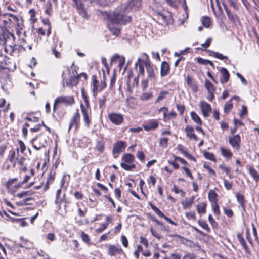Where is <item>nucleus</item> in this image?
I'll list each match as a JSON object with an SVG mask.
<instances>
[{
  "mask_svg": "<svg viewBox=\"0 0 259 259\" xmlns=\"http://www.w3.org/2000/svg\"><path fill=\"white\" fill-rule=\"evenodd\" d=\"M129 12L130 9L126 5L122 4L108 16V20L116 25L125 24L131 20V17L126 15Z\"/></svg>",
  "mask_w": 259,
  "mask_h": 259,
  "instance_id": "1",
  "label": "nucleus"
},
{
  "mask_svg": "<svg viewBox=\"0 0 259 259\" xmlns=\"http://www.w3.org/2000/svg\"><path fill=\"white\" fill-rule=\"evenodd\" d=\"M135 159V156L131 154H123L122 157L123 162L121 163V167L125 170H132L136 167L135 164L133 163Z\"/></svg>",
  "mask_w": 259,
  "mask_h": 259,
  "instance_id": "2",
  "label": "nucleus"
},
{
  "mask_svg": "<svg viewBox=\"0 0 259 259\" xmlns=\"http://www.w3.org/2000/svg\"><path fill=\"white\" fill-rule=\"evenodd\" d=\"M31 143L33 148L38 150L45 147V145L47 143V139L45 137H36L31 140Z\"/></svg>",
  "mask_w": 259,
  "mask_h": 259,
  "instance_id": "3",
  "label": "nucleus"
},
{
  "mask_svg": "<svg viewBox=\"0 0 259 259\" xmlns=\"http://www.w3.org/2000/svg\"><path fill=\"white\" fill-rule=\"evenodd\" d=\"M14 35L11 33H9L8 35L7 36V38L4 37L5 44V51L10 54L14 51L15 45L14 43L10 44L9 41L11 40V39L14 41Z\"/></svg>",
  "mask_w": 259,
  "mask_h": 259,
  "instance_id": "4",
  "label": "nucleus"
},
{
  "mask_svg": "<svg viewBox=\"0 0 259 259\" xmlns=\"http://www.w3.org/2000/svg\"><path fill=\"white\" fill-rule=\"evenodd\" d=\"M143 55L146 57V61H144L143 62L146 67V71L148 73V77L151 79H154L155 78V74L153 66L150 64L149 57L147 54L144 53Z\"/></svg>",
  "mask_w": 259,
  "mask_h": 259,
  "instance_id": "5",
  "label": "nucleus"
},
{
  "mask_svg": "<svg viewBox=\"0 0 259 259\" xmlns=\"http://www.w3.org/2000/svg\"><path fill=\"white\" fill-rule=\"evenodd\" d=\"M4 16L6 17V19L3 20L4 27H10L11 24H15L18 22V17L10 13H5Z\"/></svg>",
  "mask_w": 259,
  "mask_h": 259,
  "instance_id": "6",
  "label": "nucleus"
},
{
  "mask_svg": "<svg viewBox=\"0 0 259 259\" xmlns=\"http://www.w3.org/2000/svg\"><path fill=\"white\" fill-rule=\"evenodd\" d=\"M108 117L112 123L116 125H120L123 121V117L121 114L111 113L108 114Z\"/></svg>",
  "mask_w": 259,
  "mask_h": 259,
  "instance_id": "7",
  "label": "nucleus"
},
{
  "mask_svg": "<svg viewBox=\"0 0 259 259\" xmlns=\"http://www.w3.org/2000/svg\"><path fill=\"white\" fill-rule=\"evenodd\" d=\"M56 103L72 105L74 103V99L72 96H61L56 99Z\"/></svg>",
  "mask_w": 259,
  "mask_h": 259,
  "instance_id": "8",
  "label": "nucleus"
},
{
  "mask_svg": "<svg viewBox=\"0 0 259 259\" xmlns=\"http://www.w3.org/2000/svg\"><path fill=\"white\" fill-rule=\"evenodd\" d=\"M126 147L125 142L122 141H117L114 145L112 153L114 155L118 154L124 151Z\"/></svg>",
  "mask_w": 259,
  "mask_h": 259,
  "instance_id": "9",
  "label": "nucleus"
},
{
  "mask_svg": "<svg viewBox=\"0 0 259 259\" xmlns=\"http://www.w3.org/2000/svg\"><path fill=\"white\" fill-rule=\"evenodd\" d=\"M80 108L85 125L87 127H89L90 123V115L91 114V110L88 106L85 107L82 104H81Z\"/></svg>",
  "mask_w": 259,
  "mask_h": 259,
  "instance_id": "10",
  "label": "nucleus"
},
{
  "mask_svg": "<svg viewBox=\"0 0 259 259\" xmlns=\"http://www.w3.org/2000/svg\"><path fill=\"white\" fill-rule=\"evenodd\" d=\"M229 142L234 149L236 150L240 149L241 138L238 134L234 135L232 137H229Z\"/></svg>",
  "mask_w": 259,
  "mask_h": 259,
  "instance_id": "11",
  "label": "nucleus"
},
{
  "mask_svg": "<svg viewBox=\"0 0 259 259\" xmlns=\"http://www.w3.org/2000/svg\"><path fill=\"white\" fill-rule=\"evenodd\" d=\"M0 68L3 69L13 70L15 65L9 58L5 57L0 63Z\"/></svg>",
  "mask_w": 259,
  "mask_h": 259,
  "instance_id": "12",
  "label": "nucleus"
},
{
  "mask_svg": "<svg viewBox=\"0 0 259 259\" xmlns=\"http://www.w3.org/2000/svg\"><path fill=\"white\" fill-rule=\"evenodd\" d=\"M79 120L80 114L79 110L77 109L70 122L68 131H69L72 127H74L75 129L77 130L78 127Z\"/></svg>",
  "mask_w": 259,
  "mask_h": 259,
  "instance_id": "13",
  "label": "nucleus"
},
{
  "mask_svg": "<svg viewBox=\"0 0 259 259\" xmlns=\"http://www.w3.org/2000/svg\"><path fill=\"white\" fill-rule=\"evenodd\" d=\"M200 107L202 111V114L205 117L209 116V114L211 111L210 105L205 101H201L200 103Z\"/></svg>",
  "mask_w": 259,
  "mask_h": 259,
  "instance_id": "14",
  "label": "nucleus"
},
{
  "mask_svg": "<svg viewBox=\"0 0 259 259\" xmlns=\"http://www.w3.org/2000/svg\"><path fill=\"white\" fill-rule=\"evenodd\" d=\"M108 251L110 256H114L116 254H122L123 253V250L119 246L114 245H109Z\"/></svg>",
  "mask_w": 259,
  "mask_h": 259,
  "instance_id": "15",
  "label": "nucleus"
},
{
  "mask_svg": "<svg viewBox=\"0 0 259 259\" xmlns=\"http://www.w3.org/2000/svg\"><path fill=\"white\" fill-rule=\"evenodd\" d=\"M223 5L229 20L232 23H235L236 21H237L238 20V16L236 14L231 12L230 10L227 7L226 4L223 3Z\"/></svg>",
  "mask_w": 259,
  "mask_h": 259,
  "instance_id": "16",
  "label": "nucleus"
},
{
  "mask_svg": "<svg viewBox=\"0 0 259 259\" xmlns=\"http://www.w3.org/2000/svg\"><path fill=\"white\" fill-rule=\"evenodd\" d=\"M220 72L222 75L220 79L221 83L222 84L227 83L230 77V74L228 71L225 68L222 67L220 69Z\"/></svg>",
  "mask_w": 259,
  "mask_h": 259,
  "instance_id": "17",
  "label": "nucleus"
},
{
  "mask_svg": "<svg viewBox=\"0 0 259 259\" xmlns=\"http://www.w3.org/2000/svg\"><path fill=\"white\" fill-rule=\"evenodd\" d=\"M79 80V75L76 72V75H74L73 76H69V79L68 80H66L65 81V84L66 85L72 87L73 86L76 85L78 82Z\"/></svg>",
  "mask_w": 259,
  "mask_h": 259,
  "instance_id": "18",
  "label": "nucleus"
},
{
  "mask_svg": "<svg viewBox=\"0 0 259 259\" xmlns=\"http://www.w3.org/2000/svg\"><path fill=\"white\" fill-rule=\"evenodd\" d=\"M158 122L157 120H152L143 125V128L145 131H149L157 128Z\"/></svg>",
  "mask_w": 259,
  "mask_h": 259,
  "instance_id": "19",
  "label": "nucleus"
},
{
  "mask_svg": "<svg viewBox=\"0 0 259 259\" xmlns=\"http://www.w3.org/2000/svg\"><path fill=\"white\" fill-rule=\"evenodd\" d=\"M185 131L186 132L187 136L190 139H193L195 141L198 140L197 136L194 133V128L190 125H187Z\"/></svg>",
  "mask_w": 259,
  "mask_h": 259,
  "instance_id": "20",
  "label": "nucleus"
},
{
  "mask_svg": "<svg viewBox=\"0 0 259 259\" xmlns=\"http://www.w3.org/2000/svg\"><path fill=\"white\" fill-rule=\"evenodd\" d=\"M115 24H116L115 23H112V22H110V21H109V23L108 24V27L110 31L114 35L118 36L120 35V29L119 27L115 26L114 25Z\"/></svg>",
  "mask_w": 259,
  "mask_h": 259,
  "instance_id": "21",
  "label": "nucleus"
},
{
  "mask_svg": "<svg viewBox=\"0 0 259 259\" xmlns=\"http://www.w3.org/2000/svg\"><path fill=\"white\" fill-rule=\"evenodd\" d=\"M146 61L145 59L142 60L141 58H139L137 62L135 63V66L138 67V75H144V65H145L144 63V61Z\"/></svg>",
  "mask_w": 259,
  "mask_h": 259,
  "instance_id": "22",
  "label": "nucleus"
},
{
  "mask_svg": "<svg viewBox=\"0 0 259 259\" xmlns=\"http://www.w3.org/2000/svg\"><path fill=\"white\" fill-rule=\"evenodd\" d=\"M169 72V66L166 61L162 62L161 65L160 75L161 76H165L168 74Z\"/></svg>",
  "mask_w": 259,
  "mask_h": 259,
  "instance_id": "23",
  "label": "nucleus"
},
{
  "mask_svg": "<svg viewBox=\"0 0 259 259\" xmlns=\"http://www.w3.org/2000/svg\"><path fill=\"white\" fill-rule=\"evenodd\" d=\"M237 238L239 243L242 245L243 249L245 250V252L247 253V254H250V251L249 249V247L247 245L246 242L242 235L240 234H238Z\"/></svg>",
  "mask_w": 259,
  "mask_h": 259,
  "instance_id": "24",
  "label": "nucleus"
},
{
  "mask_svg": "<svg viewBox=\"0 0 259 259\" xmlns=\"http://www.w3.org/2000/svg\"><path fill=\"white\" fill-rule=\"evenodd\" d=\"M126 6L128 7L130 11L131 9L137 10L141 7V0H131L129 5Z\"/></svg>",
  "mask_w": 259,
  "mask_h": 259,
  "instance_id": "25",
  "label": "nucleus"
},
{
  "mask_svg": "<svg viewBox=\"0 0 259 259\" xmlns=\"http://www.w3.org/2000/svg\"><path fill=\"white\" fill-rule=\"evenodd\" d=\"M70 74V70L68 67L64 66L62 68V71L61 74V77L62 78V84L63 86H65V81L67 77V75L69 76Z\"/></svg>",
  "mask_w": 259,
  "mask_h": 259,
  "instance_id": "26",
  "label": "nucleus"
},
{
  "mask_svg": "<svg viewBox=\"0 0 259 259\" xmlns=\"http://www.w3.org/2000/svg\"><path fill=\"white\" fill-rule=\"evenodd\" d=\"M92 85H93V94L95 96L97 95L98 93L100 91L99 85H97L98 81L96 79V76L93 75L92 77Z\"/></svg>",
  "mask_w": 259,
  "mask_h": 259,
  "instance_id": "27",
  "label": "nucleus"
},
{
  "mask_svg": "<svg viewBox=\"0 0 259 259\" xmlns=\"http://www.w3.org/2000/svg\"><path fill=\"white\" fill-rule=\"evenodd\" d=\"M236 198H237V201L238 202V203H239L240 204L241 206L242 207V208L243 209H245V200L244 198V196L243 195H242V194H241L240 193L238 192L236 193Z\"/></svg>",
  "mask_w": 259,
  "mask_h": 259,
  "instance_id": "28",
  "label": "nucleus"
},
{
  "mask_svg": "<svg viewBox=\"0 0 259 259\" xmlns=\"http://www.w3.org/2000/svg\"><path fill=\"white\" fill-rule=\"evenodd\" d=\"M167 108L164 107L161 108L159 110V112H163V117L164 118H167L168 119H169L171 117H175L176 116L177 114L175 112L172 111L171 112L167 114Z\"/></svg>",
  "mask_w": 259,
  "mask_h": 259,
  "instance_id": "29",
  "label": "nucleus"
},
{
  "mask_svg": "<svg viewBox=\"0 0 259 259\" xmlns=\"http://www.w3.org/2000/svg\"><path fill=\"white\" fill-rule=\"evenodd\" d=\"M195 197L193 196L189 199H186L182 202L183 207L184 209L190 208L194 201Z\"/></svg>",
  "mask_w": 259,
  "mask_h": 259,
  "instance_id": "30",
  "label": "nucleus"
},
{
  "mask_svg": "<svg viewBox=\"0 0 259 259\" xmlns=\"http://www.w3.org/2000/svg\"><path fill=\"white\" fill-rule=\"evenodd\" d=\"M95 148L100 153H103L105 149L104 141L103 140L98 141Z\"/></svg>",
  "mask_w": 259,
  "mask_h": 259,
  "instance_id": "31",
  "label": "nucleus"
},
{
  "mask_svg": "<svg viewBox=\"0 0 259 259\" xmlns=\"http://www.w3.org/2000/svg\"><path fill=\"white\" fill-rule=\"evenodd\" d=\"M128 74V80L127 81V85L128 90H130L133 87L137 86L138 84L139 79L138 77H135L133 81V85H131L130 83V78L132 75V72L131 71L127 72Z\"/></svg>",
  "mask_w": 259,
  "mask_h": 259,
  "instance_id": "32",
  "label": "nucleus"
},
{
  "mask_svg": "<svg viewBox=\"0 0 259 259\" xmlns=\"http://www.w3.org/2000/svg\"><path fill=\"white\" fill-rule=\"evenodd\" d=\"M207 204L206 203L201 202L196 206L198 212L200 214H203L206 213Z\"/></svg>",
  "mask_w": 259,
  "mask_h": 259,
  "instance_id": "33",
  "label": "nucleus"
},
{
  "mask_svg": "<svg viewBox=\"0 0 259 259\" xmlns=\"http://www.w3.org/2000/svg\"><path fill=\"white\" fill-rule=\"evenodd\" d=\"M197 62L201 65H207L208 64L211 66L213 68H214V65L213 63L208 60L204 59L202 58L198 57L197 58Z\"/></svg>",
  "mask_w": 259,
  "mask_h": 259,
  "instance_id": "34",
  "label": "nucleus"
},
{
  "mask_svg": "<svg viewBox=\"0 0 259 259\" xmlns=\"http://www.w3.org/2000/svg\"><path fill=\"white\" fill-rule=\"evenodd\" d=\"M217 194L212 190L209 191L208 193V199L212 203H217Z\"/></svg>",
  "mask_w": 259,
  "mask_h": 259,
  "instance_id": "35",
  "label": "nucleus"
},
{
  "mask_svg": "<svg viewBox=\"0 0 259 259\" xmlns=\"http://www.w3.org/2000/svg\"><path fill=\"white\" fill-rule=\"evenodd\" d=\"M221 151L222 155L225 157L231 158L232 156V153L229 149L222 147H221Z\"/></svg>",
  "mask_w": 259,
  "mask_h": 259,
  "instance_id": "36",
  "label": "nucleus"
},
{
  "mask_svg": "<svg viewBox=\"0 0 259 259\" xmlns=\"http://www.w3.org/2000/svg\"><path fill=\"white\" fill-rule=\"evenodd\" d=\"M191 117L192 120L198 125H202V121L199 116L194 111L191 112Z\"/></svg>",
  "mask_w": 259,
  "mask_h": 259,
  "instance_id": "37",
  "label": "nucleus"
},
{
  "mask_svg": "<svg viewBox=\"0 0 259 259\" xmlns=\"http://www.w3.org/2000/svg\"><path fill=\"white\" fill-rule=\"evenodd\" d=\"M249 174L253 177L255 182H259V174L254 168L250 167L249 168Z\"/></svg>",
  "mask_w": 259,
  "mask_h": 259,
  "instance_id": "38",
  "label": "nucleus"
},
{
  "mask_svg": "<svg viewBox=\"0 0 259 259\" xmlns=\"http://www.w3.org/2000/svg\"><path fill=\"white\" fill-rule=\"evenodd\" d=\"M205 87L208 92H214L215 90V87L208 79H206L205 81Z\"/></svg>",
  "mask_w": 259,
  "mask_h": 259,
  "instance_id": "39",
  "label": "nucleus"
},
{
  "mask_svg": "<svg viewBox=\"0 0 259 259\" xmlns=\"http://www.w3.org/2000/svg\"><path fill=\"white\" fill-rule=\"evenodd\" d=\"M107 95L108 94L107 93H104L102 97L99 100V106L100 109H102L105 107Z\"/></svg>",
  "mask_w": 259,
  "mask_h": 259,
  "instance_id": "40",
  "label": "nucleus"
},
{
  "mask_svg": "<svg viewBox=\"0 0 259 259\" xmlns=\"http://www.w3.org/2000/svg\"><path fill=\"white\" fill-rule=\"evenodd\" d=\"M201 22L203 25L206 28H209L211 25V21L209 17H203L201 19Z\"/></svg>",
  "mask_w": 259,
  "mask_h": 259,
  "instance_id": "41",
  "label": "nucleus"
},
{
  "mask_svg": "<svg viewBox=\"0 0 259 259\" xmlns=\"http://www.w3.org/2000/svg\"><path fill=\"white\" fill-rule=\"evenodd\" d=\"M34 193L35 192L32 190L23 191L21 193H18L17 194V196L19 198H23L24 197L30 196Z\"/></svg>",
  "mask_w": 259,
  "mask_h": 259,
  "instance_id": "42",
  "label": "nucleus"
},
{
  "mask_svg": "<svg viewBox=\"0 0 259 259\" xmlns=\"http://www.w3.org/2000/svg\"><path fill=\"white\" fill-rule=\"evenodd\" d=\"M178 150L181 151L183 155L187 158L191 159L192 158V156L185 149L183 146L182 145H178L177 147Z\"/></svg>",
  "mask_w": 259,
  "mask_h": 259,
  "instance_id": "43",
  "label": "nucleus"
},
{
  "mask_svg": "<svg viewBox=\"0 0 259 259\" xmlns=\"http://www.w3.org/2000/svg\"><path fill=\"white\" fill-rule=\"evenodd\" d=\"M149 205L150 206L152 209L159 217L161 218H163L164 217V214L163 213H162L160 210L156 207V206H154L152 203H150Z\"/></svg>",
  "mask_w": 259,
  "mask_h": 259,
  "instance_id": "44",
  "label": "nucleus"
},
{
  "mask_svg": "<svg viewBox=\"0 0 259 259\" xmlns=\"http://www.w3.org/2000/svg\"><path fill=\"white\" fill-rule=\"evenodd\" d=\"M210 55L221 60L227 59L228 58V57L226 56H224L223 54L220 53L215 52L214 51H211L210 52Z\"/></svg>",
  "mask_w": 259,
  "mask_h": 259,
  "instance_id": "45",
  "label": "nucleus"
},
{
  "mask_svg": "<svg viewBox=\"0 0 259 259\" xmlns=\"http://www.w3.org/2000/svg\"><path fill=\"white\" fill-rule=\"evenodd\" d=\"M233 108V104L231 100L228 101L224 106V110L225 113H228Z\"/></svg>",
  "mask_w": 259,
  "mask_h": 259,
  "instance_id": "46",
  "label": "nucleus"
},
{
  "mask_svg": "<svg viewBox=\"0 0 259 259\" xmlns=\"http://www.w3.org/2000/svg\"><path fill=\"white\" fill-rule=\"evenodd\" d=\"M198 223L203 229L206 230L208 232L210 231V229L208 227V225L206 221L200 220L198 221Z\"/></svg>",
  "mask_w": 259,
  "mask_h": 259,
  "instance_id": "47",
  "label": "nucleus"
},
{
  "mask_svg": "<svg viewBox=\"0 0 259 259\" xmlns=\"http://www.w3.org/2000/svg\"><path fill=\"white\" fill-rule=\"evenodd\" d=\"M15 156L16 153L14 150H12L10 151V155L8 157L9 161L13 164L14 165L15 164Z\"/></svg>",
  "mask_w": 259,
  "mask_h": 259,
  "instance_id": "48",
  "label": "nucleus"
},
{
  "mask_svg": "<svg viewBox=\"0 0 259 259\" xmlns=\"http://www.w3.org/2000/svg\"><path fill=\"white\" fill-rule=\"evenodd\" d=\"M152 94L150 92H145L143 93L140 96V99L142 101L148 100L151 98Z\"/></svg>",
  "mask_w": 259,
  "mask_h": 259,
  "instance_id": "49",
  "label": "nucleus"
},
{
  "mask_svg": "<svg viewBox=\"0 0 259 259\" xmlns=\"http://www.w3.org/2000/svg\"><path fill=\"white\" fill-rule=\"evenodd\" d=\"M219 167L224 170V171L226 173V174L229 176L230 178H232L231 175H230V168L228 167H226L225 164H222L219 165Z\"/></svg>",
  "mask_w": 259,
  "mask_h": 259,
  "instance_id": "50",
  "label": "nucleus"
},
{
  "mask_svg": "<svg viewBox=\"0 0 259 259\" xmlns=\"http://www.w3.org/2000/svg\"><path fill=\"white\" fill-rule=\"evenodd\" d=\"M204 157L210 160L215 161V158L213 153H210L209 152H205L204 153Z\"/></svg>",
  "mask_w": 259,
  "mask_h": 259,
  "instance_id": "51",
  "label": "nucleus"
},
{
  "mask_svg": "<svg viewBox=\"0 0 259 259\" xmlns=\"http://www.w3.org/2000/svg\"><path fill=\"white\" fill-rule=\"evenodd\" d=\"M168 92L166 91H162L160 92L159 96L157 99V102H159L163 100L166 95H167Z\"/></svg>",
  "mask_w": 259,
  "mask_h": 259,
  "instance_id": "52",
  "label": "nucleus"
},
{
  "mask_svg": "<svg viewBox=\"0 0 259 259\" xmlns=\"http://www.w3.org/2000/svg\"><path fill=\"white\" fill-rule=\"evenodd\" d=\"M212 207L213 211L214 214L217 215H219L220 214V211L219 209V207L217 203H212Z\"/></svg>",
  "mask_w": 259,
  "mask_h": 259,
  "instance_id": "53",
  "label": "nucleus"
},
{
  "mask_svg": "<svg viewBox=\"0 0 259 259\" xmlns=\"http://www.w3.org/2000/svg\"><path fill=\"white\" fill-rule=\"evenodd\" d=\"M46 7V9L45 10V13L48 15H50L52 10V4L50 1L47 2Z\"/></svg>",
  "mask_w": 259,
  "mask_h": 259,
  "instance_id": "54",
  "label": "nucleus"
},
{
  "mask_svg": "<svg viewBox=\"0 0 259 259\" xmlns=\"http://www.w3.org/2000/svg\"><path fill=\"white\" fill-rule=\"evenodd\" d=\"M224 186L225 188L229 190L232 188L233 185V182H230L226 179H224Z\"/></svg>",
  "mask_w": 259,
  "mask_h": 259,
  "instance_id": "55",
  "label": "nucleus"
},
{
  "mask_svg": "<svg viewBox=\"0 0 259 259\" xmlns=\"http://www.w3.org/2000/svg\"><path fill=\"white\" fill-rule=\"evenodd\" d=\"M168 141V139L167 138L163 137L160 139V145L163 147H166L167 146Z\"/></svg>",
  "mask_w": 259,
  "mask_h": 259,
  "instance_id": "56",
  "label": "nucleus"
},
{
  "mask_svg": "<svg viewBox=\"0 0 259 259\" xmlns=\"http://www.w3.org/2000/svg\"><path fill=\"white\" fill-rule=\"evenodd\" d=\"M143 250V247L140 245L137 246L136 250L134 252V254L137 259L139 258V252Z\"/></svg>",
  "mask_w": 259,
  "mask_h": 259,
  "instance_id": "57",
  "label": "nucleus"
},
{
  "mask_svg": "<svg viewBox=\"0 0 259 259\" xmlns=\"http://www.w3.org/2000/svg\"><path fill=\"white\" fill-rule=\"evenodd\" d=\"M203 167L205 168L210 174H212L214 176H216L215 172L208 165L205 163Z\"/></svg>",
  "mask_w": 259,
  "mask_h": 259,
  "instance_id": "58",
  "label": "nucleus"
},
{
  "mask_svg": "<svg viewBox=\"0 0 259 259\" xmlns=\"http://www.w3.org/2000/svg\"><path fill=\"white\" fill-rule=\"evenodd\" d=\"M150 231L153 236L157 238L158 239L162 238V236L157 233L153 228H150Z\"/></svg>",
  "mask_w": 259,
  "mask_h": 259,
  "instance_id": "59",
  "label": "nucleus"
},
{
  "mask_svg": "<svg viewBox=\"0 0 259 259\" xmlns=\"http://www.w3.org/2000/svg\"><path fill=\"white\" fill-rule=\"evenodd\" d=\"M108 226V223L102 224L101 227L96 229V232L100 233L103 231Z\"/></svg>",
  "mask_w": 259,
  "mask_h": 259,
  "instance_id": "60",
  "label": "nucleus"
},
{
  "mask_svg": "<svg viewBox=\"0 0 259 259\" xmlns=\"http://www.w3.org/2000/svg\"><path fill=\"white\" fill-rule=\"evenodd\" d=\"M137 157L141 161H144L145 159V154L141 151H138L137 153Z\"/></svg>",
  "mask_w": 259,
  "mask_h": 259,
  "instance_id": "61",
  "label": "nucleus"
},
{
  "mask_svg": "<svg viewBox=\"0 0 259 259\" xmlns=\"http://www.w3.org/2000/svg\"><path fill=\"white\" fill-rule=\"evenodd\" d=\"M121 238L123 246L125 247H127L128 245V243L126 237L124 235H122Z\"/></svg>",
  "mask_w": 259,
  "mask_h": 259,
  "instance_id": "62",
  "label": "nucleus"
},
{
  "mask_svg": "<svg viewBox=\"0 0 259 259\" xmlns=\"http://www.w3.org/2000/svg\"><path fill=\"white\" fill-rule=\"evenodd\" d=\"M176 107H177V110L180 112V115H182L185 110V106L183 105L177 104Z\"/></svg>",
  "mask_w": 259,
  "mask_h": 259,
  "instance_id": "63",
  "label": "nucleus"
},
{
  "mask_svg": "<svg viewBox=\"0 0 259 259\" xmlns=\"http://www.w3.org/2000/svg\"><path fill=\"white\" fill-rule=\"evenodd\" d=\"M224 211L225 214L228 216V217H232L233 215V212L232 210L230 209H227L226 208H224Z\"/></svg>",
  "mask_w": 259,
  "mask_h": 259,
  "instance_id": "64",
  "label": "nucleus"
}]
</instances>
